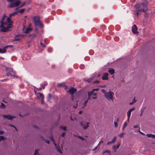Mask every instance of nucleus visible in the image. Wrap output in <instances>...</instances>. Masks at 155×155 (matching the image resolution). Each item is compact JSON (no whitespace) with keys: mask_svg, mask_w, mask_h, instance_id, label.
Wrapping results in <instances>:
<instances>
[{"mask_svg":"<svg viewBox=\"0 0 155 155\" xmlns=\"http://www.w3.org/2000/svg\"><path fill=\"white\" fill-rule=\"evenodd\" d=\"M147 2L146 0H144L142 3H140L135 5V8L137 11L135 13V15L138 17L139 14V12L140 11H142L143 12H145L147 10Z\"/></svg>","mask_w":155,"mask_h":155,"instance_id":"1","label":"nucleus"},{"mask_svg":"<svg viewBox=\"0 0 155 155\" xmlns=\"http://www.w3.org/2000/svg\"><path fill=\"white\" fill-rule=\"evenodd\" d=\"M1 25H0V32H6L9 31L10 28L12 27L11 23L8 24L7 21H1Z\"/></svg>","mask_w":155,"mask_h":155,"instance_id":"2","label":"nucleus"},{"mask_svg":"<svg viewBox=\"0 0 155 155\" xmlns=\"http://www.w3.org/2000/svg\"><path fill=\"white\" fill-rule=\"evenodd\" d=\"M9 2H12L14 1L13 3H10L8 7L10 8H12L16 7L19 5L21 3L20 0H7Z\"/></svg>","mask_w":155,"mask_h":155,"instance_id":"3","label":"nucleus"},{"mask_svg":"<svg viewBox=\"0 0 155 155\" xmlns=\"http://www.w3.org/2000/svg\"><path fill=\"white\" fill-rule=\"evenodd\" d=\"M6 70L7 71V75L8 76L14 77L15 76V72L13 71V69L11 68H6Z\"/></svg>","mask_w":155,"mask_h":155,"instance_id":"4","label":"nucleus"},{"mask_svg":"<svg viewBox=\"0 0 155 155\" xmlns=\"http://www.w3.org/2000/svg\"><path fill=\"white\" fill-rule=\"evenodd\" d=\"M114 94V93L110 90L109 92H107L106 93L105 95V97L108 101L112 100L113 101L114 100L113 96Z\"/></svg>","mask_w":155,"mask_h":155,"instance_id":"5","label":"nucleus"},{"mask_svg":"<svg viewBox=\"0 0 155 155\" xmlns=\"http://www.w3.org/2000/svg\"><path fill=\"white\" fill-rule=\"evenodd\" d=\"M37 97L39 99H41V103H43V101L44 99V95L43 94L41 93H38L37 94Z\"/></svg>","mask_w":155,"mask_h":155,"instance_id":"6","label":"nucleus"},{"mask_svg":"<svg viewBox=\"0 0 155 155\" xmlns=\"http://www.w3.org/2000/svg\"><path fill=\"white\" fill-rule=\"evenodd\" d=\"M137 28L136 26V25H134L132 27V32L133 33L135 34H137L138 33V32L137 31Z\"/></svg>","mask_w":155,"mask_h":155,"instance_id":"7","label":"nucleus"},{"mask_svg":"<svg viewBox=\"0 0 155 155\" xmlns=\"http://www.w3.org/2000/svg\"><path fill=\"white\" fill-rule=\"evenodd\" d=\"M77 91V89L71 87L69 89L68 92L71 94L72 95H73L74 93L76 92Z\"/></svg>","mask_w":155,"mask_h":155,"instance_id":"8","label":"nucleus"},{"mask_svg":"<svg viewBox=\"0 0 155 155\" xmlns=\"http://www.w3.org/2000/svg\"><path fill=\"white\" fill-rule=\"evenodd\" d=\"M89 123H85V122H81V125L83 127V128L85 129H87L89 126L88 124Z\"/></svg>","mask_w":155,"mask_h":155,"instance_id":"9","label":"nucleus"},{"mask_svg":"<svg viewBox=\"0 0 155 155\" xmlns=\"http://www.w3.org/2000/svg\"><path fill=\"white\" fill-rule=\"evenodd\" d=\"M34 23L36 26H38L41 28H43V25L40 22V20L36 21Z\"/></svg>","mask_w":155,"mask_h":155,"instance_id":"10","label":"nucleus"},{"mask_svg":"<svg viewBox=\"0 0 155 155\" xmlns=\"http://www.w3.org/2000/svg\"><path fill=\"white\" fill-rule=\"evenodd\" d=\"M108 74L107 73H105L104 74L103 76L102 77V79L103 80H107L108 79Z\"/></svg>","mask_w":155,"mask_h":155,"instance_id":"11","label":"nucleus"},{"mask_svg":"<svg viewBox=\"0 0 155 155\" xmlns=\"http://www.w3.org/2000/svg\"><path fill=\"white\" fill-rule=\"evenodd\" d=\"M134 108H132L130 109L129 110H128L127 113V116H130L131 111L134 110Z\"/></svg>","mask_w":155,"mask_h":155,"instance_id":"12","label":"nucleus"},{"mask_svg":"<svg viewBox=\"0 0 155 155\" xmlns=\"http://www.w3.org/2000/svg\"><path fill=\"white\" fill-rule=\"evenodd\" d=\"M108 71L112 75L114 74L115 73L114 70L113 68H109Z\"/></svg>","mask_w":155,"mask_h":155,"instance_id":"13","label":"nucleus"},{"mask_svg":"<svg viewBox=\"0 0 155 155\" xmlns=\"http://www.w3.org/2000/svg\"><path fill=\"white\" fill-rule=\"evenodd\" d=\"M31 30L32 29L31 28L29 27H28L26 28L25 31L24 32V33L26 34L28 33L29 32L31 31Z\"/></svg>","mask_w":155,"mask_h":155,"instance_id":"14","label":"nucleus"},{"mask_svg":"<svg viewBox=\"0 0 155 155\" xmlns=\"http://www.w3.org/2000/svg\"><path fill=\"white\" fill-rule=\"evenodd\" d=\"M33 20L34 22H35L37 21H40V18L39 17L37 16H34V17Z\"/></svg>","mask_w":155,"mask_h":155,"instance_id":"15","label":"nucleus"},{"mask_svg":"<svg viewBox=\"0 0 155 155\" xmlns=\"http://www.w3.org/2000/svg\"><path fill=\"white\" fill-rule=\"evenodd\" d=\"M17 13H18L17 12H14L10 14H9L10 17H12L15 16V15H17Z\"/></svg>","mask_w":155,"mask_h":155,"instance_id":"16","label":"nucleus"},{"mask_svg":"<svg viewBox=\"0 0 155 155\" xmlns=\"http://www.w3.org/2000/svg\"><path fill=\"white\" fill-rule=\"evenodd\" d=\"M94 94V92L92 91H89L88 93V96L91 97Z\"/></svg>","mask_w":155,"mask_h":155,"instance_id":"17","label":"nucleus"},{"mask_svg":"<svg viewBox=\"0 0 155 155\" xmlns=\"http://www.w3.org/2000/svg\"><path fill=\"white\" fill-rule=\"evenodd\" d=\"M93 79V78H88V79H85L84 80L85 81H87L88 82H91L92 81V80Z\"/></svg>","mask_w":155,"mask_h":155,"instance_id":"18","label":"nucleus"},{"mask_svg":"<svg viewBox=\"0 0 155 155\" xmlns=\"http://www.w3.org/2000/svg\"><path fill=\"white\" fill-rule=\"evenodd\" d=\"M127 124L126 122H125L124 123V124L123 125V127L122 128V130H124L125 128L127 127Z\"/></svg>","mask_w":155,"mask_h":155,"instance_id":"19","label":"nucleus"},{"mask_svg":"<svg viewBox=\"0 0 155 155\" xmlns=\"http://www.w3.org/2000/svg\"><path fill=\"white\" fill-rule=\"evenodd\" d=\"M6 15L4 14L2 18V20L1 21H3L5 20L6 19Z\"/></svg>","mask_w":155,"mask_h":155,"instance_id":"20","label":"nucleus"},{"mask_svg":"<svg viewBox=\"0 0 155 155\" xmlns=\"http://www.w3.org/2000/svg\"><path fill=\"white\" fill-rule=\"evenodd\" d=\"M6 50L5 49H2L0 48V53H4L6 52Z\"/></svg>","mask_w":155,"mask_h":155,"instance_id":"21","label":"nucleus"},{"mask_svg":"<svg viewBox=\"0 0 155 155\" xmlns=\"http://www.w3.org/2000/svg\"><path fill=\"white\" fill-rule=\"evenodd\" d=\"M4 118H6L9 120H11L15 118V117H3Z\"/></svg>","mask_w":155,"mask_h":155,"instance_id":"22","label":"nucleus"},{"mask_svg":"<svg viewBox=\"0 0 155 155\" xmlns=\"http://www.w3.org/2000/svg\"><path fill=\"white\" fill-rule=\"evenodd\" d=\"M11 17H8L7 18V21H6L7 22H8V23H12V22L11 21V20L10 18Z\"/></svg>","mask_w":155,"mask_h":155,"instance_id":"23","label":"nucleus"},{"mask_svg":"<svg viewBox=\"0 0 155 155\" xmlns=\"http://www.w3.org/2000/svg\"><path fill=\"white\" fill-rule=\"evenodd\" d=\"M92 98L93 99H96L97 98V94L96 93H94L93 95L91 96Z\"/></svg>","mask_w":155,"mask_h":155,"instance_id":"24","label":"nucleus"},{"mask_svg":"<svg viewBox=\"0 0 155 155\" xmlns=\"http://www.w3.org/2000/svg\"><path fill=\"white\" fill-rule=\"evenodd\" d=\"M25 10V8H22V9H20V10L18 11V12L19 13L21 14V13H23L24 12Z\"/></svg>","mask_w":155,"mask_h":155,"instance_id":"25","label":"nucleus"},{"mask_svg":"<svg viewBox=\"0 0 155 155\" xmlns=\"http://www.w3.org/2000/svg\"><path fill=\"white\" fill-rule=\"evenodd\" d=\"M40 44L41 47L44 48H45L46 47V45L43 43L42 41H41Z\"/></svg>","mask_w":155,"mask_h":155,"instance_id":"26","label":"nucleus"},{"mask_svg":"<svg viewBox=\"0 0 155 155\" xmlns=\"http://www.w3.org/2000/svg\"><path fill=\"white\" fill-rule=\"evenodd\" d=\"M135 97L133 99V102H131L130 103V105H132L134 103H135V102H136V101L135 100Z\"/></svg>","mask_w":155,"mask_h":155,"instance_id":"27","label":"nucleus"},{"mask_svg":"<svg viewBox=\"0 0 155 155\" xmlns=\"http://www.w3.org/2000/svg\"><path fill=\"white\" fill-rule=\"evenodd\" d=\"M6 138L4 136H0V140L1 141L2 140H4Z\"/></svg>","mask_w":155,"mask_h":155,"instance_id":"28","label":"nucleus"},{"mask_svg":"<svg viewBox=\"0 0 155 155\" xmlns=\"http://www.w3.org/2000/svg\"><path fill=\"white\" fill-rule=\"evenodd\" d=\"M125 134V133H121L120 135H119V136L121 138L123 137H124V135Z\"/></svg>","mask_w":155,"mask_h":155,"instance_id":"29","label":"nucleus"},{"mask_svg":"<svg viewBox=\"0 0 155 155\" xmlns=\"http://www.w3.org/2000/svg\"><path fill=\"white\" fill-rule=\"evenodd\" d=\"M116 140V137H114L113 138L112 140L111 141L113 143H114Z\"/></svg>","mask_w":155,"mask_h":155,"instance_id":"30","label":"nucleus"},{"mask_svg":"<svg viewBox=\"0 0 155 155\" xmlns=\"http://www.w3.org/2000/svg\"><path fill=\"white\" fill-rule=\"evenodd\" d=\"M61 129H63V130H67L66 127V126L63 127L62 126H61Z\"/></svg>","mask_w":155,"mask_h":155,"instance_id":"31","label":"nucleus"},{"mask_svg":"<svg viewBox=\"0 0 155 155\" xmlns=\"http://www.w3.org/2000/svg\"><path fill=\"white\" fill-rule=\"evenodd\" d=\"M109 153L110 154V151L109 150H106L103 151V153L104 154V153Z\"/></svg>","mask_w":155,"mask_h":155,"instance_id":"32","label":"nucleus"},{"mask_svg":"<svg viewBox=\"0 0 155 155\" xmlns=\"http://www.w3.org/2000/svg\"><path fill=\"white\" fill-rule=\"evenodd\" d=\"M51 139L52 141L54 143V145L55 146H56L57 145V144L55 143L54 140L52 137H51Z\"/></svg>","mask_w":155,"mask_h":155,"instance_id":"33","label":"nucleus"},{"mask_svg":"<svg viewBox=\"0 0 155 155\" xmlns=\"http://www.w3.org/2000/svg\"><path fill=\"white\" fill-rule=\"evenodd\" d=\"M57 149L59 152H60V153H62V152L61 150V149L60 147L58 148H57Z\"/></svg>","mask_w":155,"mask_h":155,"instance_id":"34","label":"nucleus"},{"mask_svg":"<svg viewBox=\"0 0 155 155\" xmlns=\"http://www.w3.org/2000/svg\"><path fill=\"white\" fill-rule=\"evenodd\" d=\"M5 107V105L3 103H1V105L0 106V108H4Z\"/></svg>","mask_w":155,"mask_h":155,"instance_id":"35","label":"nucleus"},{"mask_svg":"<svg viewBox=\"0 0 155 155\" xmlns=\"http://www.w3.org/2000/svg\"><path fill=\"white\" fill-rule=\"evenodd\" d=\"M120 143L118 142L117 144L116 148H118L120 146Z\"/></svg>","mask_w":155,"mask_h":155,"instance_id":"36","label":"nucleus"},{"mask_svg":"<svg viewBox=\"0 0 155 155\" xmlns=\"http://www.w3.org/2000/svg\"><path fill=\"white\" fill-rule=\"evenodd\" d=\"M88 100H87L86 101H85V102L84 103V107H82V108H84V107H85V106H86L87 105V103L88 102Z\"/></svg>","mask_w":155,"mask_h":155,"instance_id":"37","label":"nucleus"},{"mask_svg":"<svg viewBox=\"0 0 155 155\" xmlns=\"http://www.w3.org/2000/svg\"><path fill=\"white\" fill-rule=\"evenodd\" d=\"M12 47V45H8L6 46L3 49H6V48H8V47Z\"/></svg>","mask_w":155,"mask_h":155,"instance_id":"38","label":"nucleus"},{"mask_svg":"<svg viewBox=\"0 0 155 155\" xmlns=\"http://www.w3.org/2000/svg\"><path fill=\"white\" fill-rule=\"evenodd\" d=\"M36 36V35L35 34H32L30 35V36L31 37H34Z\"/></svg>","mask_w":155,"mask_h":155,"instance_id":"39","label":"nucleus"},{"mask_svg":"<svg viewBox=\"0 0 155 155\" xmlns=\"http://www.w3.org/2000/svg\"><path fill=\"white\" fill-rule=\"evenodd\" d=\"M137 127L139 128V130H140V127H139V126L138 125H134V128H137Z\"/></svg>","mask_w":155,"mask_h":155,"instance_id":"40","label":"nucleus"},{"mask_svg":"<svg viewBox=\"0 0 155 155\" xmlns=\"http://www.w3.org/2000/svg\"><path fill=\"white\" fill-rule=\"evenodd\" d=\"M102 92L104 94V95H105V94H106V93H107V92H106L105 91V90L104 89L102 90Z\"/></svg>","mask_w":155,"mask_h":155,"instance_id":"41","label":"nucleus"},{"mask_svg":"<svg viewBox=\"0 0 155 155\" xmlns=\"http://www.w3.org/2000/svg\"><path fill=\"white\" fill-rule=\"evenodd\" d=\"M38 152L37 150H35L34 154L35 155H38Z\"/></svg>","mask_w":155,"mask_h":155,"instance_id":"42","label":"nucleus"},{"mask_svg":"<svg viewBox=\"0 0 155 155\" xmlns=\"http://www.w3.org/2000/svg\"><path fill=\"white\" fill-rule=\"evenodd\" d=\"M114 124L115 127H117V121H114Z\"/></svg>","mask_w":155,"mask_h":155,"instance_id":"43","label":"nucleus"},{"mask_svg":"<svg viewBox=\"0 0 155 155\" xmlns=\"http://www.w3.org/2000/svg\"><path fill=\"white\" fill-rule=\"evenodd\" d=\"M113 143L111 141L107 143V145H110L111 144Z\"/></svg>","mask_w":155,"mask_h":155,"instance_id":"44","label":"nucleus"},{"mask_svg":"<svg viewBox=\"0 0 155 155\" xmlns=\"http://www.w3.org/2000/svg\"><path fill=\"white\" fill-rule=\"evenodd\" d=\"M26 3V2H23V3L21 5V6L19 8H21V7H22L24 5H25Z\"/></svg>","mask_w":155,"mask_h":155,"instance_id":"45","label":"nucleus"},{"mask_svg":"<svg viewBox=\"0 0 155 155\" xmlns=\"http://www.w3.org/2000/svg\"><path fill=\"white\" fill-rule=\"evenodd\" d=\"M80 139H81L82 140H84V139L83 137H81V136H77Z\"/></svg>","mask_w":155,"mask_h":155,"instance_id":"46","label":"nucleus"},{"mask_svg":"<svg viewBox=\"0 0 155 155\" xmlns=\"http://www.w3.org/2000/svg\"><path fill=\"white\" fill-rule=\"evenodd\" d=\"M151 137L153 139H155V135L151 134Z\"/></svg>","mask_w":155,"mask_h":155,"instance_id":"47","label":"nucleus"},{"mask_svg":"<svg viewBox=\"0 0 155 155\" xmlns=\"http://www.w3.org/2000/svg\"><path fill=\"white\" fill-rule=\"evenodd\" d=\"M146 135L148 137L150 138V137H151V134H147Z\"/></svg>","mask_w":155,"mask_h":155,"instance_id":"48","label":"nucleus"},{"mask_svg":"<svg viewBox=\"0 0 155 155\" xmlns=\"http://www.w3.org/2000/svg\"><path fill=\"white\" fill-rule=\"evenodd\" d=\"M99 89V88H95V89H93L92 90V91H93L94 92V91H97Z\"/></svg>","mask_w":155,"mask_h":155,"instance_id":"49","label":"nucleus"},{"mask_svg":"<svg viewBox=\"0 0 155 155\" xmlns=\"http://www.w3.org/2000/svg\"><path fill=\"white\" fill-rule=\"evenodd\" d=\"M9 126H10L11 127H13L15 128V130H17V129L16 128V127L15 126H14L12 124H10Z\"/></svg>","mask_w":155,"mask_h":155,"instance_id":"50","label":"nucleus"},{"mask_svg":"<svg viewBox=\"0 0 155 155\" xmlns=\"http://www.w3.org/2000/svg\"><path fill=\"white\" fill-rule=\"evenodd\" d=\"M116 145H114L113 147V148L114 150H116L117 148H116Z\"/></svg>","mask_w":155,"mask_h":155,"instance_id":"51","label":"nucleus"},{"mask_svg":"<svg viewBox=\"0 0 155 155\" xmlns=\"http://www.w3.org/2000/svg\"><path fill=\"white\" fill-rule=\"evenodd\" d=\"M65 134V132H63V133H62L61 135V136H62V137H64Z\"/></svg>","mask_w":155,"mask_h":155,"instance_id":"52","label":"nucleus"},{"mask_svg":"<svg viewBox=\"0 0 155 155\" xmlns=\"http://www.w3.org/2000/svg\"><path fill=\"white\" fill-rule=\"evenodd\" d=\"M20 39L19 38H15V40H14L15 41H19V40H20Z\"/></svg>","mask_w":155,"mask_h":155,"instance_id":"53","label":"nucleus"},{"mask_svg":"<svg viewBox=\"0 0 155 155\" xmlns=\"http://www.w3.org/2000/svg\"><path fill=\"white\" fill-rule=\"evenodd\" d=\"M99 82V81L98 80H96L95 81H94L93 83H97Z\"/></svg>","mask_w":155,"mask_h":155,"instance_id":"54","label":"nucleus"},{"mask_svg":"<svg viewBox=\"0 0 155 155\" xmlns=\"http://www.w3.org/2000/svg\"><path fill=\"white\" fill-rule=\"evenodd\" d=\"M45 142L46 143H47L48 144H49L50 143V142H49V141L48 140H46V141H45Z\"/></svg>","mask_w":155,"mask_h":155,"instance_id":"55","label":"nucleus"},{"mask_svg":"<svg viewBox=\"0 0 155 155\" xmlns=\"http://www.w3.org/2000/svg\"><path fill=\"white\" fill-rule=\"evenodd\" d=\"M4 133V131H0V134H2Z\"/></svg>","mask_w":155,"mask_h":155,"instance_id":"56","label":"nucleus"},{"mask_svg":"<svg viewBox=\"0 0 155 155\" xmlns=\"http://www.w3.org/2000/svg\"><path fill=\"white\" fill-rule=\"evenodd\" d=\"M58 86L59 87H61L62 86V84H58Z\"/></svg>","mask_w":155,"mask_h":155,"instance_id":"57","label":"nucleus"},{"mask_svg":"<svg viewBox=\"0 0 155 155\" xmlns=\"http://www.w3.org/2000/svg\"><path fill=\"white\" fill-rule=\"evenodd\" d=\"M91 99V96H88V98L87 99V100H90Z\"/></svg>","mask_w":155,"mask_h":155,"instance_id":"58","label":"nucleus"},{"mask_svg":"<svg viewBox=\"0 0 155 155\" xmlns=\"http://www.w3.org/2000/svg\"><path fill=\"white\" fill-rule=\"evenodd\" d=\"M139 132H140V133L141 134H142L143 135H145L142 132H141L140 131V130H139Z\"/></svg>","mask_w":155,"mask_h":155,"instance_id":"59","label":"nucleus"},{"mask_svg":"<svg viewBox=\"0 0 155 155\" xmlns=\"http://www.w3.org/2000/svg\"><path fill=\"white\" fill-rule=\"evenodd\" d=\"M2 116H3V117H4V116H12L11 115H3Z\"/></svg>","mask_w":155,"mask_h":155,"instance_id":"60","label":"nucleus"},{"mask_svg":"<svg viewBox=\"0 0 155 155\" xmlns=\"http://www.w3.org/2000/svg\"><path fill=\"white\" fill-rule=\"evenodd\" d=\"M51 94H48V97L50 98H51Z\"/></svg>","mask_w":155,"mask_h":155,"instance_id":"61","label":"nucleus"},{"mask_svg":"<svg viewBox=\"0 0 155 155\" xmlns=\"http://www.w3.org/2000/svg\"><path fill=\"white\" fill-rule=\"evenodd\" d=\"M45 84H44V85H42V88L43 89H44L45 88Z\"/></svg>","mask_w":155,"mask_h":155,"instance_id":"62","label":"nucleus"},{"mask_svg":"<svg viewBox=\"0 0 155 155\" xmlns=\"http://www.w3.org/2000/svg\"><path fill=\"white\" fill-rule=\"evenodd\" d=\"M82 112V111H79V113L80 114H81Z\"/></svg>","mask_w":155,"mask_h":155,"instance_id":"63","label":"nucleus"},{"mask_svg":"<svg viewBox=\"0 0 155 155\" xmlns=\"http://www.w3.org/2000/svg\"><path fill=\"white\" fill-rule=\"evenodd\" d=\"M73 107L75 109L77 107L76 106H74Z\"/></svg>","mask_w":155,"mask_h":155,"instance_id":"64","label":"nucleus"}]
</instances>
